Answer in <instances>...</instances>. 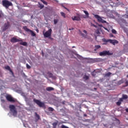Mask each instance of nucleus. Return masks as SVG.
<instances>
[{"label":"nucleus","mask_w":128,"mask_h":128,"mask_svg":"<svg viewBox=\"0 0 128 128\" xmlns=\"http://www.w3.org/2000/svg\"><path fill=\"white\" fill-rule=\"evenodd\" d=\"M74 30V28H69V30Z\"/></svg>","instance_id":"42"},{"label":"nucleus","mask_w":128,"mask_h":128,"mask_svg":"<svg viewBox=\"0 0 128 128\" xmlns=\"http://www.w3.org/2000/svg\"><path fill=\"white\" fill-rule=\"evenodd\" d=\"M83 78H84V80H88V76L85 75V76H84L83 77Z\"/></svg>","instance_id":"26"},{"label":"nucleus","mask_w":128,"mask_h":128,"mask_svg":"<svg viewBox=\"0 0 128 128\" xmlns=\"http://www.w3.org/2000/svg\"><path fill=\"white\" fill-rule=\"evenodd\" d=\"M46 90H47V92H51V90H54V88L52 87H47Z\"/></svg>","instance_id":"17"},{"label":"nucleus","mask_w":128,"mask_h":128,"mask_svg":"<svg viewBox=\"0 0 128 128\" xmlns=\"http://www.w3.org/2000/svg\"><path fill=\"white\" fill-rule=\"evenodd\" d=\"M94 90H96V88H94Z\"/></svg>","instance_id":"48"},{"label":"nucleus","mask_w":128,"mask_h":128,"mask_svg":"<svg viewBox=\"0 0 128 128\" xmlns=\"http://www.w3.org/2000/svg\"><path fill=\"white\" fill-rule=\"evenodd\" d=\"M98 26H100V28H104V26L102 24H98Z\"/></svg>","instance_id":"36"},{"label":"nucleus","mask_w":128,"mask_h":128,"mask_svg":"<svg viewBox=\"0 0 128 128\" xmlns=\"http://www.w3.org/2000/svg\"><path fill=\"white\" fill-rule=\"evenodd\" d=\"M73 20H80V18L78 16H75L74 18H72Z\"/></svg>","instance_id":"18"},{"label":"nucleus","mask_w":128,"mask_h":128,"mask_svg":"<svg viewBox=\"0 0 128 128\" xmlns=\"http://www.w3.org/2000/svg\"><path fill=\"white\" fill-rule=\"evenodd\" d=\"M0 18H2V14H0Z\"/></svg>","instance_id":"47"},{"label":"nucleus","mask_w":128,"mask_h":128,"mask_svg":"<svg viewBox=\"0 0 128 128\" xmlns=\"http://www.w3.org/2000/svg\"><path fill=\"white\" fill-rule=\"evenodd\" d=\"M26 66L28 70H30V65H28V64H26Z\"/></svg>","instance_id":"33"},{"label":"nucleus","mask_w":128,"mask_h":128,"mask_svg":"<svg viewBox=\"0 0 128 128\" xmlns=\"http://www.w3.org/2000/svg\"><path fill=\"white\" fill-rule=\"evenodd\" d=\"M81 36H83V38H86V35L84 34H81Z\"/></svg>","instance_id":"34"},{"label":"nucleus","mask_w":128,"mask_h":128,"mask_svg":"<svg viewBox=\"0 0 128 128\" xmlns=\"http://www.w3.org/2000/svg\"><path fill=\"white\" fill-rule=\"evenodd\" d=\"M100 22H102V24H106V21L102 19V20H100Z\"/></svg>","instance_id":"32"},{"label":"nucleus","mask_w":128,"mask_h":128,"mask_svg":"<svg viewBox=\"0 0 128 128\" xmlns=\"http://www.w3.org/2000/svg\"><path fill=\"white\" fill-rule=\"evenodd\" d=\"M20 44L21 46H28V43L26 42H20Z\"/></svg>","instance_id":"21"},{"label":"nucleus","mask_w":128,"mask_h":128,"mask_svg":"<svg viewBox=\"0 0 128 128\" xmlns=\"http://www.w3.org/2000/svg\"><path fill=\"white\" fill-rule=\"evenodd\" d=\"M92 26H94V28H98L96 25H95V24H93Z\"/></svg>","instance_id":"43"},{"label":"nucleus","mask_w":128,"mask_h":128,"mask_svg":"<svg viewBox=\"0 0 128 128\" xmlns=\"http://www.w3.org/2000/svg\"><path fill=\"white\" fill-rule=\"evenodd\" d=\"M1 102L3 103L6 102V100L4 99H1Z\"/></svg>","instance_id":"37"},{"label":"nucleus","mask_w":128,"mask_h":128,"mask_svg":"<svg viewBox=\"0 0 128 128\" xmlns=\"http://www.w3.org/2000/svg\"><path fill=\"white\" fill-rule=\"evenodd\" d=\"M102 42H104V43H103V44H108V42H110V44H113L114 46H115L116 44H118V41L116 40H110V39H106L104 38L102 40Z\"/></svg>","instance_id":"1"},{"label":"nucleus","mask_w":128,"mask_h":128,"mask_svg":"<svg viewBox=\"0 0 128 128\" xmlns=\"http://www.w3.org/2000/svg\"><path fill=\"white\" fill-rule=\"evenodd\" d=\"M128 98V95L123 94L122 95V98H122V100L124 101V100H127Z\"/></svg>","instance_id":"16"},{"label":"nucleus","mask_w":128,"mask_h":128,"mask_svg":"<svg viewBox=\"0 0 128 128\" xmlns=\"http://www.w3.org/2000/svg\"><path fill=\"white\" fill-rule=\"evenodd\" d=\"M112 73L110 72H108L105 74V76H110Z\"/></svg>","instance_id":"25"},{"label":"nucleus","mask_w":128,"mask_h":128,"mask_svg":"<svg viewBox=\"0 0 128 128\" xmlns=\"http://www.w3.org/2000/svg\"><path fill=\"white\" fill-rule=\"evenodd\" d=\"M96 74H98V72H96V70H94V71L92 72L91 74L92 76H96Z\"/></svg>","instance_id":"20"},{"label":"nucleus","mask_w":128,"mask_h":128,"mask_svg":"<svg viewBox=\"0 0 128 128\" xmlns=\"http://www.w3.org/2000/svg\"><path fill=\"white\" fill-rule=\"evenodd\" d=\"M2 4L3 6H4L6 8H8L10 6H12V3L8 0H3Z\"/></svg>","instance_id":"3"},{"label":"nucleus","mask_w":128,"mask_h":128,"mask_svg":"<svg viewBox=\"0 0 128 128\" xmlns=\"http://www.w3.org/2000/svg\"><path fill=\"white\" fill-rule=\"evenodd\" d=\"M98 48H100V45H96L94 46V52H96Z\"/></svg>","instance_id":"19"},{"label":"nucleus","mask_w":128,"mask_h":128,"mask_svg":"<svg viewBox=\"0 0 128 128\" xmlns=\"http://www.w3.org/2000/svg\"><path fill=\"white\" fill-rule=\"evenodd\" d=\"M99 54L102 56H112V54L110 53V51L104 50L102 52H100Z\"/></svg>","instance_id":"8"},{"label":"nucleus","mask_w":128,"mask_h":128,"mask_svg":"<svg viewBox=\"0 0 128 128\" xmlns=\"http://www.w3.org/2000/svg\"><path fill=\"white\" fill-rule=\"evenodd\" d=\"M61 128H68V126H66L64 125H62L61 126Z\"/></svg>","instance_id":"35"},{"label":"nucleus","mask_w":128,"mask_h":128,"mask_svg":"<svg viewBox=\"0 0 128 128\" xmlns=\"http://www.w3.org/2000/svg\"><path fill=\"white\" fill-rule=\"evenodd\" d=\"M34 102H36L40 108H44V103L42 102L40 100L34 99Z\"/></svg>","instance_id":"5"},{"label":"nucleus","mask_w":128,"mask_h":128,"mask_svg":"<svg viewBox=\"0 0 128 128\" xmlns=\"http://www.w3.org/2000/svg\"><path fill=\"white\" fill-rule=\"evenodd\" d=\"M83 12L84 14H85L86 16L84 15L82 16V18H90V14H88V12L84 10Z\"/></svg>","instance_id":"11"},{"label":"nucleus","mask_w":128,"mask_h":128,"mask_svg":"<svg viewBox=\"0 0 128 128\" xmlns=\"http://www.w3.org/2000/svg\"><path fill=\"white\" fill-rule=\"evenodd\" d=\"M48 112H54V109L52 107H48Z\"/></svg>","instance_id":"22"},{"label":"nucleus","mask_w":128,"mask_h":128,"mask_svg":"<svg viewBox=\"0 0 128 128\" xmlns=\"http://www.w3.org/2000/svg\"><path fill=\"white\" fill-rule=\"evenodd\" d=\"M83 32H84V34H88V32H86V30H84Z\"/></svg>","instance_id":"39"},{"label":"nucleus","mask_w":128,"mask_h":128,"mask_svg":"<svg viewBox=\"0 0 128 128\" xmlns=\"http://www.w3.org/2000/svg\"><path fill=\"white\" fill-rule=\"evenodd\" d=\"M64 8H65V10H66L68 12H70V10H68V8H66L65 6H64Z\"/></svg>","instance_id":"40"},{"label":"nucleus","mask_w":128,"mask_h":128,"mask_svg":"<svg viewBox=\"0 0 128 128\" xmlns=\"http://www.w3.org/2000/svg\"><path fill=\"white\" fill-rule=\"evenodd\" d=\"M44 4L48 6V2H46L44 0H40Z\"/></svg>","instance_id":"24"},{"label":"nucleus","mask_w":128,"mask_h":128,"mask_svg":"<svg viewBox=\"0 0 128 128\" xmlns=\"http://www.w3.org/2000/svg\"><path fill=\"white\" fill-rule=\"evenodd\" d=\"M84 116H87L86 114H84Z\"/></svg>","instance_id":"45"},{"label":"nucleus","mask_w":128,"mask_h":128,"mask_svg":"<svg viewBox=\"0 0 128 128\" xmlns=\"http://www.w3.org/2000/svg\"><path fill=\"white\" fill-rule=\"evenodd\" d=\"M72 48H74V46H72Z\"/></svg>","instance_id":"51"},{"label":"nucleus","mask_w":128,"mask_h":128,"mask_svg":"<svg viewBox=\"0 0 128 128\" xmlns=\"http://www.w3.org/2000/svg\"><path fill=\"white\" fill-rule=\"evenodd\" d=\"M38 4H39V8H40L41 10L44 8V6L42 4L40 3H38Z\"/></svg>","instance_id":"23"},{"label":"nucleus","mask_w":128,"mask_h":128,"mask_svg":"<svg viewBox=\"0 0 128 128\" xmlns=\"http://www.w3.org/2000/svg\"><path fill=\"white\" fill-rule=\"evenodd\" d=\"M52 28L48 29L46 32H43V35L44 38H50V36H52Z\"/></svg>","instance_id":"4"},{"label":"nucleus","mask_w":128,"mask_h":128,"mask_svg":"<svg viewBox=\"0 0 128 128\" xmlns=\"http://www.w3.org/2000/svg\"><path fill=\"white\" fill-rule=\"evenodd\" d=\"M40 115H38V113L35 112V122H38V120H40Z\"/></svg>","instance_id":"13"},{"label":"nucleus","mask_w":128,"mask_h":128,"mask_svg":"<svg viewBox=\"0 0 128 128\" xmlns=\"http://www.w3.org/2000/svg\"><path fill=\"white\" fill-rule=\"evenodd\" d=\"M10 42H11L14 44L15 42H22V40H19L18 38H16L15 37H13L11 38Z\"/></svg>","instance_id":"9"},{"label":"nucleus","mask_w":128,"mask_h":128,"mask_svg":"<svg viewBox=\"0 0 128 128\" xmlns=\"http://www.w3.org/2000/svg\"><path fill=\"white\" fill-rule=\"evenodd\" d=\"M6 70H9L10 72H12V74H14V72H12V69H10V66H8L5 67Z\"/></svg>","instance_id":"15"},{"label":"nucleus","mask_w":128,"mask_h":128,"mask_svg":"<svg viewBox=\"0 0 128 128\" xmlns=\"http://www.w3.org/2000/svg\"><path fill=\"white\" fill-rule=\"evenodd\" d=\"M48 38H50V40H52V38H51L50 36L48 37Z\"/></svg>","instance_id":"44"},{"label":"nucleus","mask_w":128,"mask_h":128,"mask_svg":"<svg viewBox=\"0 0 128 128\" xmlns=\"http://www.w3.org/2000/svg\"><path fill=\"white\" fill-rule=\"evenodd\" d=\"M23 29L24 30H25V32H30L31 36H36V34H35V33H34L32 30L28 29L26 26H24Z\"/></svg>","instance_id":"6"},{"label":"nucleus","mask_w":128,"mask_h":128,"mask_svg":"<svg viewBox=\"0 0 128 128\" xmlns=\"http://www.w3.org/2000/svg\"><path fill=\"white\" fill-rule=\"evenodd\" d=\"M9 108L14 116H18V111H16V108L14 105H10Z\"/></svg>","instance_id":"2"},{"label":"nucleus","mask_w":128,"mask_h":128,"mask_svg":"<svg viewBox=\"0 0 128 128\" xmlns=\"http://www.w3.org/2000/svg\"><path fill=\"white\" fill-rule=\"evenodd\" d=\"M124 84V80H120L118 82V84Z\"/></svg>","instance_id":"31"},{"label":"nucleus","mask_w":128,"mask_h":128,"mask_svg":"<svg viewBox=\"0 0 128 128\" xmlns=\"http://www.w3.org/2000/svg\"><path fill=\"white\" fill-rule=\"evenodd\" d=\"M42 54H44V52H42Z\"/></svg>","instance_id":"49"},{"label":"nucleus","mask_w":128,"mask_h":128,"mask_svg":"<svg viewBox=\"0 0 128 128\" xmlns=\"http://www.w3.org/2000/svg\"><path fill=\"white\" fill-rule=\"evenodd\" d=\"M98 60H100V59L95 58V59L94 60L95 62H98Z\"/></svg>","instance_id":"41"},{"label":"nucleus","mask_w":128,"mask_h":128,"mask_svg":"<svg viewBox=\"0 0 128 128\" xmlns=\"http://www.w3.org/2000/svg\"><path fill=\"white\" fill-rule=\"evenodd\" d=\"M94 16L98 20V22H100L102 20V17L98 16V14H94Z\"/></svg>","instance_id":"12"},{"label":"nucleus","mask_w":128,"mask_h":128,"mask_svg":"<svg viewBox=\"0 0 128 128\" xmlns=\"http://www.w3.org/2000/svg\"><path fill=\"white\" fill-rule=\"evenodd\" d=\"M122 102H124L122 100V99L120 98L119 99L118 101L116 102V106H120V104H122Z\"/></svg>","instance_id":"14"},{"label":"nucleus","mask_w":128,"mask_h":128,"mask_svg":"<svg viewBox=\"0 0 128 128\" xmlns=\"http://www.w3.org/2000/svg\"><path fill=\"white\" fill-rule=\"evenodd\" d=\"M112 34H116V30L114 29L112 30Z\"/></svg>","instance_id":"30"},{"label":"nucleus","mask_w":128,"mask_h":128,"mask_svg":"<svg viewBox=\"0 0 128 128\" xmlns=\"http://www.w3.org/2000/svg\"><path fill=\"white\" fill-rule=\"evenodd\" d=\"M60 14L63 18H66V14H64V12H61Z\"/></svg>","instance_id":"28"},{"label":"nucleus","mask_w":128,"mask_h":128,"mask_svg":"<svg viewBox=\"0 0 128 128\" xmlns=\"http://www.w3.org/2000/svg\"><path fill=\"white\" fill-rule=\"evenodd\" d=\"M10 22H7L6 23H5L3 26L4 30H8V28H10Z\"/></svg>","instance_id":"10"},{"label":"nucleus","mask_w":128,"mask_h":128,"mask_svg":"<svg viewBox=\"0 0 128 128\" xmlns=\"http://www.w3.org/2000/svg\"><path fill=\"white\" fill-rule=\"evenodd\" d=\"M54 24H56L58 22V20L54 19Z\"/></svg>","instance_id":"29"},{"label":"nucleus","mask_w":128,"mask_h":128,"mask_svg":"<svg viewBox=\"0 0 128 128\" xmlns=\"http://www.w3.org/2000/svg\"><path fill=\"white\" fill-rule=\"evenodd\" d=\"M125 84H126V86H128V80L126 82Z\"/></svg>","instance_id":"38"},{"label":"nucleus","mask_w":128,"mask_h":128,"mask_svg":"<svg viewBox=\"0 0 128 128\" xmlns=\"http://www.w3.org/2000/svg\"><path fill=\"white\" fill-rule=\"evenodd\" d=\"M6 99L8 102H16V100L14 99L12 96L10 95H7L6 96Z\"/></svg>","instance_id":"7"},{"label":"nucleus","mask_w":128,"mask_h":128,"mask_svg":"<svg viewBox=\"0 0 128 128\" xmlns=\"http://www.w3.org/2000/svg\"><path fill=\"white\" fill-rule=\"evenodd\" d=\"M52 126H53V127L54 128H56V126H58V123L57 122H54L53 124H52Z\"/></svg>","instance_id":"27"},{"label":"nucleus","mask_w":128,"mask_h":128,"mask_svg":"<svg viewBox=\"0 0 128 128\" xmlns=\"http://www.w3.org/2000/svg\"><path fill=\"white\" fill-rule=\"evenodd\" d=\"M126 18H128V15L126 16Z\"/></svg>","instance_id":"46"},{"label":"nucleus","mask_w":128,"mask_h":128,"mask_svg":"<svg viewBox=\"0 0 128 128\" xmlns=\"http://www.w3.org/2000/svg\"><path fill=\"white\" fill-rule=\"evenodd\" d=\"M127 78H128V75L127 76Z\"/></svg>","instance_id":"50"}]
</instances>
